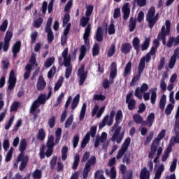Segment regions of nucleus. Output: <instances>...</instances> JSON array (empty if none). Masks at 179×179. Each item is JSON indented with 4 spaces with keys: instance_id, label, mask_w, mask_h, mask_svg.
<instances>
[{
    "instance_id": "1",
    "label": "nucleus",
    "mask_w": 179,
    "mask_h": 179,
    "mask_svg": "<svg viewBox=\"0 0 179 179\" xmlns=\"http://www.w3.org/2000/svg\"><path fill=\"white\" fill-rule=\"evenodd\" d=\"M62 134V129L57 128L55 132V138L52 135H50L48 137L46 144L42 145L41 148H40L39 157L41 160H43V159H45V156L48 159L52 156L54 153V146L59 143ZM55 139V141L54 142Z\"/></svg>"
},
{
    "instance_id": "2",
    "label": "nucleus",
    "mask_w": 179,
    "mask_h": 179,
    "mask_svg": "<svg viewBox=\"0 0 179 179\" xmlns=\"http://www.w3.org/2000/svg\"><path fill=\"white\" fill-rule=\"evenodd\" d=\"M69 49L66 48L62 53V56L58 58V63L59 66H65V78L69 79V76L72 75V64H71V55H69Z\"/></svg>"
},
{
    "instance_id": "3",
    "label": "nucleus",
    "mask_w": 179,
    "mask_h": 179,
    "mask_svg": "<svg viewBox=\"0 0 179 179\" xmlns=\"http://www.w3.org/2000/svg\"><path fill=\"white\" fill-rule=\"evenodd\" d=\"M156 13V8L154 6L150 7L146 14V20L150 29H153L156 22L159 20V13Z\"/></svg>"
},
{
    "instance_id": "4",
    "label": "nucleus",
    "mask_w": 179,
    "mask_h": 179,
    "mask_svg": "<svg viewBox=\"0 0 179 179\" xmlns=\"http://www.w3.org/2000/svg\"><path fill=\"white\" fill-rule=\"evenodd\" d=\"M47 101V95L44 94H40L37 99H36L32 104L31 105L29 113L30 114H34L36 113V110H37L41 104H45Z\"/></svg>"
},
{
    "instance_id": "5",
    "label": "nucleus",
    "mask_w": 179,
    "mask_h": 179,
    "mask_svg": "<svg viewBox=\"0 0 179 179\" xmlns=\"http://www.w3.org/2000/svg\"><path fill=\"white\" fill-rule=\"evenodd\" d=\"M13 37V33L11 31H7L6 36L4 37V43L0 42V51H3V52H8L9 47H10V40Z\"/></svg>"
},
{
    "instance_id": "6",
    "label": "nucleus",
    "mask_w": 179,
    "mask_h": 179,
    "mask_svg": "<svg viewBox=\"0 0 179 179\" xmlns=\"http://www.w3.org/2000/svg\"><path fill=\"white\" fill-rule=\"evenodd\" d=\"M155 54H156V48L153 46L151 48L150 52L140 59L139 63L144 65V66H146V63L148 64L152 59L151 55H155Z\"/></svg>"
},
{
    "instance_id": "7",
    "label": "nucleus",
    "mask_w": 179,
    "mask_h": 179,
    "mask_svg": "<svg viewBox=\"0 0 179 179\" xmlns=\"http://www.w3.org/2000/svg\"><path fill=\"white\" fill-rule=\"evenodd\" d=\"M145 66H144L141 63L138 64V66L137 69L138 74L133 77L130 83V86H135V83H136V82H138V80L141 79V76H142V73H143V71H145Z\"/></svg>"
},
{
    "instance_id": "8",
    "label": "nucleus",
    "mask_w": 179,
    "mask_h": 179,
    "mask_svg": "<svg viewBox=\"0 0 179 179\" xmlns=\"http://www.w3.org/2000/svg\"><path fill=\"white\" fill-rule=\"evenodd\" d=\"M120 132L121 127H119L115 130V132L110 138L112 142H117V143H121V142H122V139L124 138V131L122 133Z\"/></svg>"
},
{
    "instance_id": "9",
    "label": "nucleus",
    "mask_w": 179,
    "mask_h": 179,
    "mask_svg": "<svg viewBox=\"0 0 179 179\" xmlns=\"http://www.w3.org/2000/svg\"><path fill=\"white\" fill-rule=\"evenodd\" d=\"M17 82V78H16V73L13 69L11 70L8 77V90H13L16 86V83Z\"/></svg>"
},
{
    "instance_id": "10",
    "label": "nucleus",
    "mask_w": 179,
    "mask_h": 179,
    "mask_svg": "<svg viewBox=\"0 0 179 179\" xmlns=\"http://www.w3.org/2000/svg\"><path fill=\"white\" fill-rule=\"evenodd\" d=\"M78 76H79V86H83V83L87 79V71L85 72V66H82L78 69Z\"/></svg>"
},
{
    "instance_id": "11",
    "label": "nucleus",
    "mask_w": 179,
    "mask_h": 179,
    "mask_svg": "<svg viewBox=\"0 0 179 179\" xmlns=\"http://www.w3.org/2000/svg\"><path fill=\"white\" fill-rule=\"evenodd\" d=\"M177 59H179V47L174 50L173 55L170 58L169 63V69H173V68H174Z\"/></svg>"
},
{
    "instance_id": "12",
    "label": "nucleus",
    "mask_w": 179,
    "mask_h": 179,
    "mask_svg": "<svg viewBox=\"0 0 179 179\" xmlns=\"http://www.w3.org/2000/svg\"><path fill=\"white\" fill-rule=\"evenodd\" d=\"M97 133V127L96 126H92L90 128V131H88L86 135L85 136L84 138L83 141H84L85 142H87L89 143V142H90V136L92 138H94V136H96V134Z\"/></svg>"
},
{
    "instance_id": "13",
    "label": "nucleus",
    "mask_w": 179,
    "mask_h": 179,
    "mask_svg": "<svg viewBox=\"0 0 179 179\" xmlns=\"http://www.w3.org/2000/svg\"><path fill=\"white\" fill-rule=\"evenodd\" d=\"M91 30H92L91 25H90V24H88V25L87 26V27L85 29V33L83 34L84 43H85V45H87V47L90 46V39L89 38V37H90Z\"/></svg>"
},
{
    "instance_id": "14",
    "label": "nucleus",
    "mask_w": 179,
    "mask_h": 179,
    "mask_svg": "<svg viewBox=\"0 0 179 179\" xmlns=\"http://www.w3.org/2000/svg\"><path fill=\"white\" fill-rule=\"evenodd\" d=\"M122 12L123 13V20H128L129 15H131V8H129V3H125L122 8Z\"/></svg>"
},
{
    "instance_id": "15",
    "label": "nucleus",
    "mask_w": 179,
    "mask_h": 179,
    "mask_svg": "<svg viewBox=\"0 0 179 179\" xmlns=\"http://www.w3.org/2000/svg\"><path fill=\"white\" fill-rule=\"evenodd\" d=\"M103 36L104 33L103 32V27H98L94 36L96 41H98V43H101V41L103 40Z\"/></svg>"
},
{
    "instance_id": "16",
    "label": "nucleus",
    "mask_w": 179,
    "mask_h": 179,
    "mask_svg": "<svg viewBox=\"0 0 179 179\" xmlns=\"http://www.w3.org/2000/svg\"><path fill=\"white\" fill-rule=\"evenodd\" d=\"M132 44L136 54H138L141 51V40H139V38H134Z\"/></svg>"
},
{
    "instance_id": "17",
    "label": "nucleus",
    "mask_w": 179,
    "mask_h": 179,
    "mask_svg": "<svg viewBox=\"0 0 179 179\" xmlns=\"http://www.w3.org/2000/svg\"><path fill=\"white\" fill-rule=\"evenodd\" d=\"M45 86H47V83H45L44 78H39L36 84L37 90L41 92L42 90H44V89H45Z\"/></svg>"
},
{
    "instance_id": "18",
    "label": "nucleus",
    "mask_w": 179,
    "mask_h": 179,
    "mask_svg": "<svg viewBox=\"0 0 179 179\" xmlns=\"http://www.w3.org/2000/svg\"><path fill=\"white\" fill-rule=\"evenodd\" d=\"M116 77H117V63L113 62L110 64V79H115Z\"/></svg>"
},
{
    "instance_id": "19",
    "label": "nucleus",
    "mask_w": 179,
    "mask_h": 179,
    "mask_svg": "<svg viewBox=\"0 0 179 179\" xmlns=\"http://www.w3.org/2000/svg\"><path fill=\"white\" fill-rule=\"evenodd\" d=\"M131 50H132V46L129 43H125L122 45L121 47V52L123 54H129L131 52Z\"/></svg>"
},
{
    "instance_id": "20",
    "label": "nucleus",
    "mask_w": 179,
    "mask_h": 179,
    "mask_svg": "<svg viewBox=\"0 0 179 179\" xmlns=\"http://www.w3.org/2000/svg\"><path fill=\"white\" fill-rule=\"evenodd\" d=\"M141 179H150V173L148 171L146 166L141 169L140 173Z\"/></svg>"
},
{
    "instance_id": "21",
    "label": "nucleus",
    "mask_w": 179,
    "mask_h": 179,
    "mask_svg": "<svg viewBox=\"0 0 179 179\" xmlns=\"http://www.w3.org/2000/svg\"><path fill=\"white\" fill-rule=\"evenodd\" d=\"M170 36V34H166L164 33V27L161 29V32L158 34L157 39L162 40L163 45H166V36Z\"/></svg>"
},
{
    "instance_id": "22",
    "label": "nucleus",
    "mask_w": 179,
    "mask_h": 179,
    "mask_svg": "<svg viewBox=\"0 0 179 179\" xmlns=\"http://www.w3.org/2000/svg\"><path fill=\"white\" fill-rule=\"evenodd\" d=\"M157 91V88H152L150 90V93H151V103L156 104V99H157V94L156 92Z\"/></svg>"
},
{
    "instance_id": "23",
    "label": "nucleus",
    "mask_w": 179,
    "mask_h": 179,
    "mask_svg": "<svg viewBox=\"0 0 179 179\" xmlns=\"http://www.w3.org/2000/svg\"><path fill=\"white\" fill-rule=\"evenodd\" d=\"M90 22V17L83 16L81 17L80 20V26H82V27H86V26H88V24H90V23H89Z\"/></svg>"
},
{
    "instance_id": "24",
    "label": "nucleus",
    "mask_w": 179,
    "mask_h": 179,
    "mask_svg": "<svg viewBox=\"0 0 179 179\" xmlns=\"http://www.w3.org/2000/svg\"><path fill=\"white\" fill-rule=\"evenodd\" d=\"M27 163H29V156L25 155L19 166L20 171H23V170L26 169V166H27Z\"/></svg>"
},
{
    "instance_id": "25",
    "label": "nucleus",
    "mask_w": 179,
    "mask_h": 179,
    "mask_svg": "<svg viewBox=\"0 0 179 179\" xmlns=\"http://www.w3.org/2000/svg\"><path fill=\"white\" fill-rule=\"evenodd\" d=\"M149 45H150V38L145 37L143 44L141 45V51H146L149 48Z\"/></svg>"
},
{
    "instance_id": "26",
    "label": "nucleus",
    "mask_w": 179,
    "mask_h": 179,
    "mask_svg": "<svg viewBox=\"0 0 179 179\" xmlns=\"http://www.w3.org/2000/svg\"><path fill=\"white\" fill-rule=\"evenodd\" d=\"M146 120L148 123V127L150 128L152 125H153V122H155V113H150L148 115Z\"/></svg>"
},
{
    "instance_id": "27",
    "label": "nucleus",
    "mask_w": 179,
    "mask_h": 179,
    "mask_svg": "<svg viewBox=\"0 0 179 179\" xmlns=\"http://www.w3.org/2000/svg\"><path fill=\"white\" fill-rule=\"evenodd\" d=\"M135 29H136V20H134V17H131L129 20V30L132 32Z\"/></svg>"
},
{
    "instance_id": "28",
    "label": "nucleus",
    "mask_w": 179,
    "mask_h": 179,
    "mask_svg": "<svg viewBox=\"0 0 179 179\" xmlns=\"http://www.w3.org/2000/svg\"><path fill=\"white\" fill-rule=\"evenodd\" d=\"M86 51H87L86 49V45H82L80 48V55L78 58L79 61H82L85 58V56L86 55Z\"/></svg>"
},
{
    "instance_id": "29",
    "label": "nucleus",
    "mask_w": 179,
    "mask_h": 179,
    "mask_svg": "<svg viewBox=\"0 0 179 179\" xmlns=\"http://www.w3.org/2000/svg\"><path fill=\"white\" fill-rule=\"evenodd\" d=\"M166 136V129H162L160 133L157 135V137L155 138L154 142L155 143H160V141Z\"/></svg>"
},
{
    "instance_id": "30",
    "label": "nucleus",
    "mask_w": 179,
    "mask_h": 179,
    "mask_svg": "<svg viewBox=\"0 0 179 179\" xmlns=\"http://www.w3.org/2000/svg\"><path fill=\"white\" fill-rule=\"evenodd\" d=\"M79 100H80V95L77 94L73 99L71 103V110H75L78 107V104H79Z\"/></svg>"
},
{
    "instance_id": "31",
    "label": "nucleus",
    "mask_w": 179,
    "mask_h": 179,
    "mask_svg": "<svg viewBox=\"0 0 179 179\" xmlns=\"http://www.w3.org/2000/svg\"><path fill=\"white\" fill-rule=\"evenodd\" d=\"M27 148V142L26 141V139L22 138L20 141V146H19V150L21 152L24 153V150H26Z\"/></svg>"
},
{
    "instance_id": "32",
    "label": "nucleus",
    "mask_w": 179,
    "mask_h": 179,
    "mask_svg": "<svg viewBox=\"0 0 179 179\" xmlns=\"http://www.w3.org/2000/svg\"><path fill=\"white\" fill-rule=\"evenodd\" d=\"M36 138L38 141H44V139H45V131H44V129L41 128L38 130Z\"/></svg>"
},
{
    "instance_id": "33",
    "label": "nucleus",
    "mask_w": 179,
    "mask_h": 179,
    "mask_svg": "<svg viewBox=\"0 0 179 179\" xmlns=\"http://www.w3.org/2000/svg\"><path fill=\"white\" fill-rule=\"evenodd\" d=\"M167 101V96L164 94L162 95L160 101H159V108H160V110H164V107H166V103Z\"/></svg>"
},
{
    "instance_id": "34",
    "label": "nucleus",
    "mask_w": 179,
    "mask_h": 179,
    "mask_svg": "<svg viewBox=\"0 0 179 179\" xmlns=\"http://www.w3.org/2000/svg\"><path fill=\"white\" fill-rule=\"evenodd\" d=\"M126 104L128 106V110L132 111L133 110H135L136 107V101H135V99H131L130 101H128V102H126Z\"/></svg>"
},
{
    "instance_id": "35",
    "label": "nucleus",
    "mask_w": 179,
    "mask_h": 179,
    "mask_svg": "<svg viewBox=\"0 0 179 179\" xmlns=\"http://www.w3.org/2000/svg\"><path fill=\"white\" fill-rule=\"evenodd\" d=\"M22 48V42L20 41H17L13 45L12 51L15 52H20V49Z\"/></svg>"
},
{
    "instance_id": "36",
    "label": "nucleus",
    "mask_w": 179,
    "mask_h": 179,
    "mask_svg": "<svg viewBox=\"0 0 179 179\" xmlns=\"http://www.w3.org/2000/svg\"><path fill=\"white\" fill-rule=\"evenodd\" d=\"M92 170V166L90 164H85V166L84 168L83 177L84 179L87 178V176H89V173Z\"/></svg>"
},
{
    "instance_id": "37",
    "label": "nucleus",
    "mask_w": 179,
    "mask_h": 179,
    "mask_svg": "<svg viewBox=\"0 0 179 179\" xmlns=\"http://www.w3.org/2000/svg\"><path fill=\"white\" fill-rule=\"evenodd\" d=\"M62 82H64V77L61 76L54 87L55 92H58V90L61 89V87L62 86Z\"/></svg>"
},
{
    "instance_id": "38",
    "label": "nucleus",
    "mask_w": 179,
    "mask_h": 179,
    "mask_svg": "<svg viewBox=\"0 0 179 179\" xmlns=\"http://www.w3.org/2000/svg\"><path fill=\"white\" fill-rule=\"evenodd\" d=\"M99 54H100V45L95 43L92 48V55L93 57H96Z\"/></svg>"
},
{
    "instance_id": "39",
    "label": "nucleus",
    "mask_w": 179,
    "mask_h": 179,
    "mask_svg": "<svg viewBox=\"0 0 179 179\" xmlns=\"http://www.w3.org/2000/svg\"><path fill=\"white\" fill-rule=\"evenodd\" d=\"M114 54H115V44L113 43L108 50L107 56L109 57V58H111Z\"/></svg>"
},
{
    "instance_id": "40",
    "label": "nucleus",
    "mask_w": 179,
    "mask_h": 179,
    "mask_svg": "<svg viewBox=\"0 0 179 179\" xmlns=\"http://www.w3.org/2000/svg\"><path fill=\"white\" fill-rule=\"evenodd\" d=\"M165 24L166 27L164 25L162 26V29H163L164 27V32L166 34H170V29H171V22H170V20H166Z\"/></svg>"
},
{
    "instance_id": "41",
    "label": "nucleus",
    "mask_w": 179,
    "mask_h": 179,
    "mask_svg": "<svg viewBox=\"0 0 179 179\" xmlns=\"http://www.w3.org/2000/svg\"><path fill=\"white\" fill-rule=\"evenodd\" d=\"M55 62V57H50L46 59L44 64V66L45 68H50V66H52V64H54Z\"/></svg>"
},
{
    "instance_id": "42",
    "label": "nucleus",
    "mask_w": 179,
    "mask_h": 179,
    "mask_svg": "<svg viewBox=\"0 0 179 179\" xmlns=\"http://www.w3.org/2000/svg\"><path fill=\"white\" fill-rule=\"evenodd\" d=\"M79 162H80V157H79V155H76L74 157V161L72 166L73 170H76L78 169V166H79Z\"/></svg>"
},
{
    "instance_id": "43",
    "label": "nucleus",
    "mask_w": 179,
    "mask_h": 179,
    "mask_svg": "<svg viewBox=\"0 0 179 179\" xmlns=\"http://www.w3.org/2000/svg\"><path fill=\"white\" fill-rule=\"evenodd\" d=\"M43 22H44V19L43 17H38L37 20L34 21V27H36V29H40Z\"/></svg>"
},
{
    "instance_id": "44",
    "label": "nucleus",
    "mask_w": 179,
    "mask_h": 179,
    "mask_svg": "<svg viewBox=\"0 0 179 179\" xmlns=\"http://www.w3.org/2000/svg\"><path fill=\"white\" fill-rule=\"evenodd\" d=\"M86 103H83L79 115L80 121H82V120L85 118V115H86Z\"/></svg>"
},
{
    "instance_id": "45",
    "label": "nucleus",
    "mask_w": 179,
    "mask_h": 179,
    "mask_svg": "<svg viewBox=\"0 0 179 179\" xmlns=\"http://www.w3.org/2000/svg\"><path fill=\"white\" fill-rule=\"evenodd\" d=\"M42 176L43 172L41 171V170L39 169H36L32 173V177L34 179H40L41 178Z\"/></svg>"
},
{
    "instance_id": "46",
    "label": "nucleus",
    "mask_w": 179,
    "mask_h": 179,
    "mask_svg": "<svg viewBox=\"0 0 179 179\" xmlns=\"http://www.w3.org/2000/svg\"><path fill=\"white\" fill-rule=\"evenodd\" d=\"M133 120L135 123H136L138 124H142L143 117L142 116H141L139 114H134L133 115Z\"/></svg>"
},
{
    "instance_id": "47",
    "label": "nucleus",
    "mask_w": 179,
    "mask_h": 179,
    "mask_svg": "<svg viewBox=\"0 0 179 179\" xmlns=\"http://www.w3.org/2000/svg\"><path fill=\"white\" fill-rule=\"evenodd\" d=\"M45 33H48V43H51L54 41V33L52 32V29L45 30Z\"/></svg>"
},
{
    "instance_id": "48",
    "label": "nucleus",
    "mask_w": 179,
    "mask_h": 179,
    "mask_svg": "<svg viewBox=\"0 0 179 179\" xmlns=\"http://www.w3.org/2000/svg\"><path fill=\"white\" fill-rule=\"evenodd\" d=\"M132 68V63L131 62H129L124 69V76H127L128 73H131V69Z\"/></svg>"
},
{
    "instance_id": "49",
    "label": "nucleus",
    "mask_w": 179,
    "mask_h": 179,
    "mask_svg": "<svg viewBox=\"0 0 179 179\" xmlns=\"http://www.w3.org/2000/svg\"><path fill=\"white\" fill-rule=\"evenodd\" d=\"M57 160H58V157L53 156L50 162V166L51 170H54L55 169V166L57 165Z\"/></svg>"
},
{
    "instance_id": "50",
    "label": "nucleus",
    "mask_w": 179,
    "mask_h": 179,
    "mask_svg": "<svg viewBox=\"0 0 179 179\" xmlns=\"http://www.w3.org/2000/svg\"><path fill=\"white\" fill-rule=\"evenodd\" d=\"M56 72H57V67H55V66H53L48 73V79H51V78H52L54 75H55Z\"/></svg>"
},
{
    "instance_id": "51",
    "label": "nucleus",
    "mask_w": 179,
    "mask_h": 179,
    "mask_svg": "<svg viewBox=\"0 0 179 179\" xmlns=\"http://www.w3.org/2000/svg\"><path fill=\"white\" fill-rule=\"evenodd\" d=\"M72 122H73V115H71L66 120L64 124L65 128H69L72 125Z\"/></svg>"
},
{
    "instance_id": "52",
    "label": "nucleus",
    "mask_w": 179,
    "mask_h": 179,
    "mask_svg": "<svg viewBox=\"0 0 179 179\" xmlns=\"http://www.w3.org/2000/svg\"><path fill=\"white\" fill-rule=\"evenodd\" d=\"M165 64H166V57H162L160 59L159 64L157 66L158 71H162L163 68H164Z\"/></svg>"
},
{
    "instance_id": "53",
    "label": "nucleus",
    "mask_w": 179,
    "mask_h": 179,
    "mask_svg": "<svg viewBox=\"0 0 179 179\" xmlns=\"http://www.w3.org/2000/svg\"><path fill=\"white\" fill-rule=\"evenodd\" d=\"M69 20H71V15H69V13H67L63 17V27H65V26L68 24Z\"/></svg>"
},
{
    "instance_id": "54",
    "label": "nucleus",
    "mask_w": 179,
    "mask_h": 179,
    "mask_svg": "<svg viewBox=\"0 0 179 179\" xmlns=\"http://www.w3.org/2000/svg\"><path fill=\"white\" fill-rule=\"evenodd\" d=\"M177 169V158H174L170 166L171 173H174Z\"/></svg>"
},
{
    "instance_id": "55",
    "label": "nucleus",
    "mask_w": 179,
    "mask_h": 179,
    "mask_svg": "<svg viewBox=\"0 0 179 179\" xmlns=\"http://www.w3.org/2000/svg\"><path fill=\"white\" fill-rule=\"evenodd\" d=\"M93 9H94L93 6L89 5L87 7V10L85 11V16L90 17V16H92V14L93 13Z\"/></svg>"
},
{
    "instance_id": "56",
    "label": "nucleus",
    "mask_w": 179,
    "mask_h": 179,
    "mask_svg": "<svg viewBox=\"0 0 179 179\" xmlns=\"http://www.w3.org/2000/svg\"><path fill=\"white\" fill-rule=\"evenodd\" d=\"M174 109V106L171 103H169L165 109V114L166 115H170L171 114V111Z\"/></svg>"
},
{
    "instance_id": "57",
    "label": "nucleus",
    "mask_w": 179,
    "mask_h": 179,
    "mask_svg": "<svg viewBox=\"0 0 179 179\" xmlns=\"http://www.w3.org/2000/svg\"><path fill=\"white\" fill-rule=\"evenodd\" d=\"M163 171H164V164H161L157 168V169L156 170L155 176H158L159 177H162V173H163Z\"/></svg>"
},
{
    "instance_id": "58",
    "label": "nucleus",
    "mask_w": 179,
    "mask_h": 179,
    "mask_svg": "<svg viewBox=\"0 0 179 179\" xmlns=\"http://www.w3.org/2000/svg\"><path fill=\"white\" fill-rule=\"evenodd\" d=\"M13 121H15V115L11 116L7 124L5 125V129L8 130L10 127H12V124H13Z\"/></svg>"
},
{
    "instance_id": "59",
    "label": "nucleus",
    "mask_w": 179,
    "mask_h": 179,
    "mask_svg": "<svg viewBox=\"0 0 179 179\" xmlns=\"http://www.w3.org/2000/svg\"><path fill=\"white\" fill-rule=\"evenodd\" d=\"M8 29V20H5L0 25V31H6Z\"/></svg>"
},
{
    "instance_id": "60",
    "label": "nucleus",
    "mask_w": 179,
    "mask_h": 179,
    "mask_svg": "<svg viewBox=\"0 0 179 179\" xmlns=\"http://www.w3.org/2000/svg\"><path fill=\"white\" fill-rule=\"evenodd\" d=\"M122 118H123L122 110H117L115 115V121H122Z\"/></svg>"
},
{
    "instance_id": "61",
    "label": "nucleus",
    "mask_w": 179,
    "mask_h": 179,
    "mask_svg": "<svg viewBox=\"0 0 179 179\" xmlns=\"http://www.w3.org/2000/svg\"><path fill=\"white\" fill-rule=\"evenodd\" d=\"M48 125L50 128H54V127H55V116H52L51 118L48 120Z\"/></svg>"
},
{
    "instance_id": "62",
    "label": "nucleus",
    "mask_w": 179,
    "mask_h": 179,
    "mask_svg": "<svg viewBox=\"0 0 179 179\" xmlns=\"http://www.w3.org/2000/svg\"><path fill=\"white\" fill-rule=\"evenodd\" d=\"M17 108H19V102L15 101L12 103L10 108V111H17Z\"/></svg>"
},
{
    "instance_id": "63",
    "label": "nucleus",
    "mask_w": 179,
    "mask_h": 179,
    "mask_svg": "<svg viewBox=\"0 0 179 179\" xmlns=\"http://www.w3.org/2000/svg\"><path fill=\"white\" fill-rule=\"evenodd\" d=\"M86 164H89L90 166H94L96 164V156H92Z\"/></svg>"
},
{
    "instance_id": "64",
    "label": "nucleus",
    "mask_w": 179,
    "mask_h": 179,
    "mask_svg": "<svg viewBox=\"0 0 179 179\" xmlns=\"http://www.w3.org/2000/svg\"><path fill=\"white\" fill-rule=\"evenodd\" d=\"M134 176V172L130 171L127 173V174L123 175L122 179H132V176Z\"/></svg>"
}]
</instances>
